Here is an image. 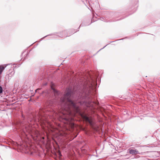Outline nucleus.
I'll use <instances>...</instances> for the list:
<instances>
[{
    "mask_svg": "<svg viewBox=\"0 0 160 160\" xmlns=\"http://www.w3.org/2000/svg\"><path fill=\"white\" fill-rule=\"evenodd\" d=\"M25 131H26V132H28V133H29V132H30V131L29 130H28V129H27V128H26L25 130H23V131H24V133H25Z\"/></svg>",
    "mask_w": 160,
    "mask_h": 160,
    "instance_id": "obj_4",
    "label": "nucleus"
},
{
    "mask_svg": "<svg viewBox=\"0 0 160 160\" xmlns=\"http://www.w3.org/2000/svg\"><path fill=\"white\" fill-rule=\"evenodd\" d=\"M59 157H61L62 156L61 154V153L60 152H59Z\"/></svg>",
    "mask_w": 160,
    "mask_h": 160,
    "instance_id": "obj_7",
    "label": "nucleus"
},
{
    "mask_svg": "<svg viewBox=\"0 0 160 160\" xmlns=\"http://www.w3.org/2000/svg\"><path fill=\"white\" fill-rule=\"evenodd\" d=\"M2 88L0 86V93H2Z\"/></svg>",
    "mask_w": 160,
    "mask_h": 160,
    "instance_id": "obj_5",
    "label": "nucleus"
},
{
    "mask_svg": "<svg viewBox=\"0 0 160 160\" xmlns=\"http://www.w3.org/2000/svg\"><path fill=\"white\" fill-rule=\"evenodd\" d=\"M45 36V37H43V38H44L45 37H46V36Z\"/></svg>",
    "mask_w": 160,
    "mask_h": 160,
    "instance_id": "obj_8",
    "label": "nucleus"
},
{
    "mask_svg": "<svg viewBox=\"0 0 160 160\" xmlns=\"http://www.w3.org/2000/svg\"><path fill=\"white\" fill-rule=\"evenodd\" d=\"M72 93L71 89H67L65 94L60 99L61 108L58 112H54L55 116L68 121V115H71L72 111L78 112L79 105L83 104L87 100H89L92 98L91 91L88 87L87 89H85L82 92L79 94L77 101L73 100L72 98Z\"/></svg>",
    "mask_w": 160,
    "mask_h": 160,
    "instance_id": "obj_1",
    "label": "nucleus"
},
{
    "mask_svg": "<svg viewBox=\"0 0 160 160\" xmlns=\"http://www.w3.org/2000/svg\"><path fill=\"white\" fill-rule=\"evenodd\" d=\"M87 120L90 123H91V121L88 118H87Z\"/></svg>",
    "mask_w": 160,
    "mask_h": 160,
    "instance_id": "obj_6",
    "label": "nucleus"
},
{
    "mask_svg": "<svg viewBox=\"0 0 160 160\" xmlns=\"http://www.w3.org/2000/svg\"><path fill=\"white\" fill-rule=\"evenodd\" d=\"M6 66H5V67L3 66V65L0 66V75L1 74Z\"/></svg>",
    "mask_w": 160,
    "mask_h": 160,
    "instance_id": "obj_3",
    "label": "nucleus"
},
{
    "mask_svg": "<svg viewBox=\"0 0 160 160\" xmlns=\"http://www.w3.org/2000/svg\"><path fill=\"white\" fill-rule=\"evenodd\" d=\"M129 152L130 153L132 154H136L139 153L138 151L134 149H130Z\"/></svg>",
    "mask_w": 160,
    "mask_h": 160,
    "instance_id": "obj_2",
    "label": "nucleus"
}]
</instances>
